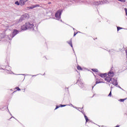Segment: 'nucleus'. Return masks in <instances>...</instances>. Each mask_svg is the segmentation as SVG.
<instances>
[{"instance_id":"nucleus-18","label":"nucleus","mask_w":127,"mask_h":127,"mask_svg":"<svg viewBox=\"0 0 127 127\" xmlns=\"http://www.w3.org/2000/svg\"><path fill=\"white\" fill-rule=\"evenodd\" d=\"M15 90H17V91H20V88L18 87H15Z\"/></svg>"},{"instance_id":"nucleus-5","label":"nucleus","mask_w":127,"mask_h":127,"mask_svg":"<svg viewBox=\"0 0 127 127\" xmlns=\"http://www.w3.org/2000/svg\"><path fill=\"white\" fill-rule=\"evenodd\" d=\"M18 33V30L14 29L12 32V37H14Z\"/></svg>"},{"instance_id":"nucleus-14","label":"nucleus","mask_w":127,"mask_h":127,"mask_svg":"<svg viewBox=\"0 0 127 127\" xmlns=\"http://www.w3.org/2000/svg\"><path fill=\"white\" fill-rule=\"evenodd\" d=\"M15 4H16L17 5H20V2H18V1H15Z\"/></svg>"},{"instance_id":"nucleus-16","label":"nucleus","mask_w":127,"mask_h":127,"mask_svg":"<svg viewBox=\"0 0 127 127\" xmlns=\"http://www.w3.org/2000/svg\"><path fill=\"white\" fill-rule=\"evenodd\" d=\"M127 100V98L124 99H120L119 101L120 102H125Z\"/></svg>"},{"instance_id":"nucleus-8","label":"nucleus","mask_w":127,"mask_h":127,"mask_svg":"<svg viewBox=\"0 0 127 127\" xmlns=\"http://www.w3.org/2000/svg\"><path fill=\"white\" fill-rule=\"evenodd\" d=\"M101 83H103V81H101V79L100 78H96V84H100Z\"/></svg>"},{"instance_id":"nucleus-12","label":"nucleus","mask_w":127,"mask_h":127,"mask_svg":"<svg viewBox=\"0 0 127 127\" xmlns=\"http://www.w3.org/2000/svg\"><path fill=\"white\" fill-rule=\"evenodd\" d=\"M84 118L85 119L86 123H88L89 122V119H88V117L87 116L84 115Z\"/></svg>"},{"instance_id":"nucleus-4","label":"nucleus","mask_w":127,"mask_h":127,"mask_svg":"<svg viewBox=\"0 0 127 127\" xmlns=\"http://www.w3.org/2000/svg\"><path fill=\"white\" fill-rule=\"evenodd\" d=\"M28 0H20L19 2H20V5H24L25 4V3L26 1H27Z\"/></svg>"},{"instance_id":"nucleus-24","label":"nucleus","mask_w":127,"mask_h":127,"mask_svg":"<svg viewBox=\"0 0 127 127\" xmlns=\"http://www.w3.org/2000/svg\"><path fill=\"white\" fill-rule=\"evenodd\" d=\"M48 3V4H51V2H49Z\"/></svg>"},{"instance_id":"nucleus-21","label":"nucleus","mask_w":127,"mask_h":127,"mask_svg":"<svg viewBox=\"0 0 127 127\" xmlns=\"http://www.w3.org/2000/svg\"><path fill=\"white\" fill-rule=\"evenodd\" d=\"M125 12H126V15H127V8H125Z\"/></svg>"},{"instance_id":"nucleus-23","label":"nucleus","mask_w":127,"mask_h":127,"mask_svg":"<svg viewBox=\"0 0 127 127\" xmlns=\"http://www.w3.org/2000/svg\"><path fill=\"white\" fill-rule=\"evenodd\" d=\"M77 34V33H74V35H73V36H76V35Z\"/></svg>"},{"instance_id":"nucleus-17","label":"nucleus","mask_w":127,"mask_h":127,"mask_svg":"<svg viewBox=\"0 0 127 127\" xmlns=\"http://www.w3.org/2000/svg\"><path fill=\"white\" fill-rule=\"evenodd\" d=\"M121 29H123V28L121 27H117V30L118 31H119V30H121Z\"/></svg>"},{"instance_id":"nucleus-25","label":"nucleus","mask_w":127,"mask_h":127,"mask_svg":"<svg viewBox=\"0 0 127 127\" xmlns=\"http://www.w3.org/2000/svg\"><path fill=\"white\" fill-rule=\"evenodd\" d=\"M126 56H127V50L126 51Z\"/></svg>"},{"instance_id":"nucleus-26","label":"nucleus","mask_w":127,"mask_h":127,"mask_svg":"<svg viewBox=\"0 0 127 127\" xmlns=\"http://www.w3.org/2000/svg\"><path fill=\"white\" fill-rule=\"evenodd\" d=\"M112 74H113V75H114V72H112Z\"/></svg>"},{"instance_id":"nucleus-11","label":"nucleus","mask_w":127,"mask_h":127,"mask_svg":"<svg viewBox=\"0 0 127 127\" xmlns=\"http://www.w3.org/2000/svg\"><path fill=\"white\" fill-rule=\"evenodd\" d=\"M77 70H79L80 71H82V70H83V68H82V67L80 65H77Z\"/></svg>"},{"instance_id":"nucleus-3","label":"nucleus","mask_w":127,"mask_h":127,"mask_svg":"<svg viewBox=\"0 0 127 127\" xmlns=\"http://www.w3.org/2000/svg\"><path fill=\"white\" fill-rule=\"evenodd\" d=\"M105 81H107L108 83H110L112 81V71L110 70L108 73V76L105 78Z\"/></svg>"},{"instance_id":"nucleus-10","label":"nucleus","mask_w":127,"mask_h":127,"mask_svg":"<svg viewBox=\"0 0 127 127\" xmlns=\"http://www.w3.org/2000/svg\"><path fill=\"white\" fill-rule=\"evenodd\" d=\"M35 7H39V4L33 5L30 8L32 9L33 8H35Z\"/></svg>"},{"instance_id":"nucleus-13","label":"nucleus","mask_w":127,"mask_h":127,"mask_svg":"<svg viewBox=\"0 0 127 127\" xmlns=\"http://www.w3.org/2000/svg\"><path fill=\"white\" fill-rule=\"evenodd\" d=\"M68 44L71 46V47H73V45H72V41L68 42Z\"/></svg>"},{"instance_id":"nucleus-6","label":"nucleus","mask_w":127,"mask_h":127,"mask_svg":"<svg viewBox=\"0 0 127 127\" xmlns=\"http://www.w3.org/2000/svg\"><path fill=\"white\" fill-rule=\"evenodd\" d=\"M63 107H66V105L61 104L60 106H57L55 110H57V109H59V108H62Z\"/></svg>"},{"instance_id":"nucleus-2","label":"nucleus","mask_w":127,"mask_h":127,"mask_svg":"<svg viewBox=\"0 0 127 127\" xmlns=\"http://www.w3.org/2000/svg\"><path fill=\"white\" fill-rule=\"evenodd\" d=\"M61 14H62V11L61 10H58L55 13V17L58 20L61 19Z\"/></svg>"},{"instance_id":"nucleus-22","label":"nucleus","mask_w":127,"mask_h":127,"mask_svg":"<svg viewBox=\"0 0 127 127\" xmlns=\"http://www.w3.org/2000/svg\"><path fill=\"white\" fill-rule=\"evenodd\" d=\"M95 3L96 4V5H98V4H100V2H99L98 1H95Z\"/></svg>"},{"instance_id":"nucleus-15","label":"nucleus","mask_w":127,"mask_h":127,"mask_svg":"<svg viewBox=\"0 0 127 127\" xmlns=\"http://www.w3.org/2000/svg\"><path fill=\"white\" fill-rule=\"evenodd\" d=\"M92 70L93 72H98V69H92Z\"/></svg>"},{"instance_id":"nucleus-1","label":"nucleus","mask_w":127,"mask_h":127,"mask_svg":"<svg viewBox=\"0 0 127 127\" xmlns=\"http://www.w3.org/2000/svg\"><path fill=\"white\" fill-rule=\"evenodd\" d=\"M24 26L26 29L33 28V26H34V24H33V22L32 21L27 22L25 23Z\"/></svg>"},{"instance_id":"nucleus-20","label":"nucleus","mask_w":127,"mask_h":127,"mask_svg":"<svg viewBox=\"0 0 127 127\" xmlns=\"http://www.w3.org/2000/svg\"><path fill=\"white\" fill-rule=\"evenodd\" d=\"M108 97H112V90H111L109 94L108 95Z\"/></svg>"},{"instance_id":"nucleus-7","label":"nucleus","mask_w":127,"mask_h":127,"mask_svg":"<svg viewBox=\"0 0 127 127\" xmlns=\"http://www.w3.org/2000/svg\"><path fill=\"white\" fill-rule=\"evenodd\" d=\"M99 76L101 77V78H106V77H107V73H100Z\"/></svg>"},{"instance_id":"nucleus-19","label":"nucleus","mask_w":127,"mask_h":127,"mask_svg":"<svg viewBox=\"0 0 127 127\" xmlns=\"http://www.w3.org/2000/svg\"><path fill=\"white\" fill-rule=\"evenodd\" d=\"M119 1H121V2H126V0H118Z\"/></svg>"},{"instance_id":"nucleus-9","label":"nucleus","mask_w":127,"mask_h":127,"mask_svg":"<svg viewBox=\"0 0 127 127\" xmlns=\"http://www.w3.org/2000/svg\"><path fill=\"white\" fill-rule=\"evenodd\" d=\"M112 84L115 85V86H117L118 85V81L117 79H113Z\"/></svg>"}]
</instances>
